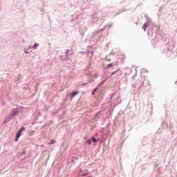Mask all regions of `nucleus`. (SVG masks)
Segmentation results:
<instances>
[{"label":"nucleus","mask_w":177,"mask_h":177,"mask_svg":"<svg viewBox=\"0 0 177 177\" xmlns=\"http://www.w3.org/2000/svg\"><path fill=\"white\" fill-rule=\"evenodd\" d=\"M19 114V111L17 110H14L11 111V113L9 114V115L7 117V118L5 120V122H9L10 120H13L16 115Z\"/></svg>","instance_id":"1"},{"label":"nucleus","mask_w":177,"mask_h":177,"mask_svg":"<svg viewBox=\"0 0 177 177\" xmlns=\"http://www.w3.org/2000/svg\"><path fill=\"white\" fill-rule=\"evenodd\" d=\"M20 136H21V132L20 131V130H19V131L17 133L16 138H15L16 142H17V140H19V138H20Z\"/></svg>","instance_id":"2"},{"label":"nucleus","mask_w":177,"mask_h":177,"mask_svg":"<svg viewBox=\"0 0 177 177\" xmlns=\"http://www.w3.org/2000/svg\"><path fill=\"white\" fill-rule=\"evenodd\" d=\"M148 26H149V22H147V23L144 24L143 26H142V30L146 31V28H147Z\"/></svg>","instance_id":"3"},{"label":"nucleus","mask_w":177,"mask_h":177,"mask_svg":"<svg viewBox=\"0 0 177 177\" xmlns=\"http://www.w3.org/2000/svg\"><path fill=\"white\" fill-rule=\"evenodd\" d=\"M78 93H80V91H73L71 93V96H77V95H78Z\"/></svg>","instance_id":"4"},{"label":"nucleus","mask_w":177,"mask_h":177,"mask_svg":"<svg viewBox=\"0 0 177 177\" xmlns=\"http://www.w3.org/2000/svg\"><path fill=\"white\" fill-rule=\"evenodd\" d=\"M91 142H93V143H96L97 142V140H96L95 137H92Z\"/></svg>","instance_id":"5"},{"label":"nucleus","mask_w":177,"mask_h":177,"mask_svg":"<svg viewBox=\"0 0 177 177\" xmlns=\"http://www.w3.org/2000/svg\"><path fill=\"white\" fill-rule=\"evenodd\" d=\"M61 60H67V57L62 55L60 57Z\"/></svg>","instance_id":"6"},{"label":"nucleus","mask_w":177,"mask_h":177,"mask_svg":"<svg viewBox=\"0 0 177 177\" xmlns=\"http://www.w3.org/2000/svg\"><path fill=\"white\" fill-rule=\"evenodd\" d=\"M86 143H87L88 145H92V139L90 138L89 140H88L86 141Z\"/></svg>","instance_id":"7"},{"label":"nucleus","mask_w":177,"mask_h":177,"mask_svg":"<svg viewBox=\"0 0 177 177\" xmlns=\"http://www.w3.org/2000/svg\"><path fill=\"white\" fill-rule=\"evenodd\" d=\"M37 46H39V44L35 43V44L33 45L32 48H33V49H35V48H37Z\"/></svg>","instance_id":"8"},{"label":"nucleus","mask_w":177,"mask_h":177,"mask_svg":"<svg viewBox=\"0 0 177 177\" xmlns=\"http://www.w3.org/2000/svg\"><path fill=\"white\" fill-rule=\"evenodd\" d=\"M97 91V88H95L93 91H92V95H95Z\"/></svg>","instance_id":"9"},{"label":"nucleus","mask_w":177,"mask_h":177,"mask_svg":"<svg viewBox=\"0 0 177 177\" xmlns=\"http://www.w3.org/2000/svg\"><path fill=\"white\" fill-rule=\"evenodd\" d=\"M24 131H26V127H21V128L19 129V131H21V133H22V132H24Z\"/></svg>","instance_id":"10"},{"label":"nucleus","mask_w":177,"mask_h":177,"mask_svg":"<svg viewBox=\"0 0 177 177\" xmlns=\"http://www.w3.org/2000/svg\"><path fill=\"white\" fill-rule=\"evenodd\" d=\"M107 67H114V64L111 63L107 65Z\"/></svg>","instance_id":"11"},{"label":"nucleus","mask_w":177,"mask_h":177,"mask_svg":"<svg viewBox=\"0 0 177 177\" xmlns=\"http://www.w3.org/2000/svg\"><path fill=\"white\" fill-rule=\"evenodd\" d=\"M105 81H106V80H103V81L99 84V86H102L104 84Z\"/></svg>","instance_id":"12"},{"label":"nucleus","mask_w":177,"mask_h":177,"mask_svg":"<svg viewBox=\"0 0 177 177\" xmlns=\"http://www.w3.org/2000/svg\"><path fill=\"white\" fill-rule=\"evenodd\" d=\"M55 142H56V140H52L51 142H50V145H55Z\"/></svg>","instance_id":"13"},{"label":"nucleus","mask_w":177,"mask_h":177,"mask_svg":"<svg viewBox=\"0 0 177 177\" xmlns=\"http://www.w3.org/2000/svg\"><path fill=\"white\" fill-rule=\"evenodd\" d=\"M117 73H118V70H116L115 71L111 73V75H114L115 74H117Z\"/></svg>","instance_id":"14"},{"label":"nucleus","mask_w":177,"mask_h":177,"mask_svg":"<svg viewBox=\"0 0 177 177\" xmlns=\"http://www.w3.org/2000/svg\"><path fill=\"white\" fill-rule=\"evenodd\" d=\"M24 53H27V54L30 53L28 52V49H24Z\"/></svg>","instance_id":"15"},{"label":"nucleus","mask_w":177,"mask_h":177,"mask_svg":"<svg viewBox=\"0 0 177 177\" xmlns=\"http://www.w3.org/2000/svg\"><path fill=\"white\" fill-rule=\"evenodd\" d=\"M66 55L67 57H68V50H67Z\"/></svg>","instance_id":"16"},{"label":"nucleus","mask_w":177,"mask_h":177,"mask_svg":"<svg viewBox=\"0 0 177 177\" xmlns=\"http://www.w3.org/2000/svg\"><path fill=\"white\" fill-rule=\"evenodd\" d=\"M93 79H91L90 81H88V82L91 84V83H92V82H93Z\"/></svg>","instance_id":"17"},{"label":"nucleus","mask_w":177,"mask_h":177,"mask_svg":"<svg viewBox=\"0 0 177 177\" xmlns=\"http://www.w3.org/2000/svg\"><path fill=\"white\" fill-rule=\"evenodd\" d=\"M28 49H31V46H29V47L28 48Z\"/></svg>","instance_id":"18"},{"label":"nucleus","mask_w":177,"mask_h":177,"mask_svg":"<svg viewBox=\"0 0 177 177\" xmlns=\"http://www.w3.org/2000/svg\"><path fill=\"white\" fill-rule=\"evenodd\" d=\"M175 84L177 85V81L175 82Z\"/></svg>","instance_id":"19"}]
</instances>
